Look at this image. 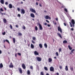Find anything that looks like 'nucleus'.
Instances as JSON below:
<instances>
[{"label": "nucleus", "mask_w": 75, "mask_h": 75, "mask_svg": "<svg viewBox=\"0 0 75 75\" xmlns=\"http://www.w3.org/2000/svg\"><path fill=\"white\" fill-rule=\"evenodd\" d=\"M70 25L71 27H75V20L74 19H72L71 22H69Z\"/></svg>", "instance_id": "nucleus-1"}, {"label": "nucleus", "mask_w": 75, "mask_h": 75, "mask_svg": "<svg viewBox=\"0 0 75 75\" xmlns=\"http://www.w3.org/2000/svg\"><path fill=\"white\" fill-rule=\"evenodd\" d=\"M1 11H4V10H3V8H0V14H1V15L2 16H3V15H4L5 16H6V13H1Z\"/></svg>", "instance_id": "nucleus-2"}, {"label": "nucleus", "mask_w": 75, "mask_h": 75, "mask_svg": "<svg viewBox=\"0 0 75 75\" xmlns=\"http://www.w3.org/2000/svg\"><path fill=\"white\" fill-rule=\"evenodd\" d=\"M30 11H31V12H32V13H36V11L33 8H30Z\"/></svg>", "instance_id": "nucleus-3"}, {"label": "nucleus", "mask_w": 75, "mask_h": 75, "mask_svg": "<svg viewBox=\"0 0 75 75\" xmlns=\"http://www.w3.org/2000/svg\"><path fill=\"white\" fill-rule=\"evenodd\" d=\"M36 59H37L38 61L39 62L41 61V60H42L41 58L40 57H37Z\"/></svg>", "instance_id": "nucleus-4"}, {"label": "nucleus", "mask_w": 75, "mask_h": 75, "mask_svg": "<svg viewBox=\"0 0 75 75\" xmlns=\"http://www.w3.org/2000/svg\"><path fill=\"white\" fill-rule=\"evenodd\" d=\"M58 30L59 31H60V33H62V30L61 28V27H60V26H58Z\"/></svg>", "instance_id": "nucleus-5"}, {"label": "nucleus", "mask_w": 75, "mask_h": 75, "mask_svg": "<svg viewBox=\"0 0 75 75\" xmlns=\"http://www.w3.org/2000/svg\"><path fill=\"white\" fill-rule=\"evenodd\" d=\"M9 67L11 68H13L14 67V66L13 65V63L11 62L10 64L9 65Z\"/></svg>", "instance_id": "nucleus-6"}, {"label": "nucleus", "mask_w": 75, "mask_h": 75, "mask_svg": "<svg viewBox=\"0 0 75 75\" xmlns=\"http://www.w3.org/2000/svg\"><path fill=\"white\" fill-rule=\"evenodd\" d=\"M25 11L24 9H21V14H25Z\"/></svg>", "instance_id": "nucleus-7"}, {"label": "nucleus", "mask_w": 75, "mask_h": 75, "mask_svg": "<svg viewBox=\"0 0 75 75\" xmlns=\"http://www.w3.org/2000/svg\"><path fill=\"white\" fill-rule=\"evenodd\" d=\"M50 70L52 72L54 71V67H51L50 68Z\"/></svg>", "instance_id": "nucleus-8"}, {"label": "nucleus", "mask_w": 75, "mask_h": 75, "mask_svg": "<svg viewBox=\"0 0 75 75\" xmlns=\"http://www.w3.org/2000/svg\"><path fill=\"white\" fill-rule=\"evenodd\" d=\"M22 67L23 68V69H25L26 68V67H25V64H22Z\"/></svg>", "instance_id": "nucleus-9"}, {"label": "nucleus", "mask_w": 75, "mask_h": 75, "mask_svg": "<svg viewBox=\"0 0 75 75\" xmlns=\"http://www.w3.org/2000/svg\"><path fill=\"white\" fill-rule=\"evenodd\" d=\"M39 26L40 30H42L43 28H42V25H41L40 24H39Z\"/></svg>", "instance_id": "nucleus-10"}, {"label": "nucleus", "mask_w": 75, "mask_h": 75, "mask_svg": "<svg viewBox=\"0 0 75 75\" xmlns=\"http://www.w3.org/2000/svg\"><path fill=\"white\" fill-rule=\"evenodd\" d=\"M30 16L33 18H34L35 17V15H34V13H31V14H30Z\"/></svg>", "instance_id": "nucleus-11"}, {"label": "nucleus", "mask_w": 75, "mask_h": 75, "mask_svg": "<svg viewBox=\"0 0 75 75\" xmlns=\"http://www.w3.org/2000/svg\"><path fill=\"white\" fill-rule=\"evenodd\" d=\"M18 69L21 74H22V73H23V71H22V70L21 68H18Z\"/></svg>", "instance_id": "nucleus-12"}, {"label": "nucleus", "mask_w": 75, "mask_h": 75, "mask_svg": "<svg viewBox=\"0 0 75 75\" xmlns=\"http://www.w3.org/2000/svg\"><path fill=\"white\" fill-rule=\"evenodd\" d=\"M34 54L36 55H39V53L37 51H35L34 52Z\"/></svg>", "instance_id": "nucleus-13"}, {"label": "nucleus", "mask_w": 75, "mask_h": 75, "mask_svg": "<svg viewBox=\"0 0 75 75\" xmlns=\"http://www.w3.org/2000/svg\"><path fill=\"white\" fill-rule=\"evenodd\" d=\"M45 18L46 19H48L49 18V19H51V17H50L49 16H46L45 17Z\"/></svg>", "instance_id": "nucleus-14"}, {"label": "nucleus", "mask_w": 75, "mask_h": 75, "mask_svg": "<svg viewBox=\"0 0 75 75\" xmlns=\"http://www.w3.org/2000/svg\"><path fill=\"white\" fill-rule=\"evenodd\" d=\"M9 8H13V5L11 4H9Z\"/></svg>", "instance_id": "nucleus-15"}, {"label": "nucleus", "mask_w": 75, "mask_h": 75, "mask_svg": "<svg viewBox=\"0 0 75 75\" xmlns=\"http://www.w3.org/2000/svg\"><path fill=\"white\" fill-rule=\"evenodd\" d=\"M30 47L32 49H34V46L32 44H31V45H30Z\"/></svg>", "instance_id": "nucleus-16"}, {"label": "nucleus", "mask_w": 75, "mask_h": 75, "mask_svg": "<svg viewBox=\"0 0 75 75\" xmlns=\"http://www.w3.org/2000/svg\"><path fill=\"white\" fill-rule=\"evenodd\" d=\"M48 60L49 62H52V59H51V58H49Z\"/></svg>", "instance_id": "nucleus-17"}, {"label": "nucleus", "mask_w": 75, "mask_h": 75, "mask_svg": "<svg viewBox=\"0 0 75 75\" xmlns=\"http://www.w3.org/2000/svg\"><path fill=\"white\" fill-rule=\"evenodd\" d=\"M0 3H1V4H4V0H1Z\"/></svg>", "instance_id": "nucleus-18"}, {"label": "nucleus", "mask_w": 75, "mask_h": 75, "mask_svg": "<svg viewBox=\"0 0 75 75\" xmlns=\"http://www.w3.org/2000/svg\"><path fill=\"white\" fill-rule=\"evenodd\" d=\"M3 21H4V23H7V20L5 18L3 19Z\"/></svg>", "instance_id": "nucleus-19"}, {"label": "nucleus", "mask_w": 75, "mask_h": 75, "mask_svg": "<svg viewBox=\"0 0 75 75\" xmlns=\"http://www.w3.org/2000/svg\"><path fill=\"white\" fill-rule=\"evenodd\" d=\"M65 69V70H66L67 71H68V66H66Z\"/></svg>", "instance_id": "nucleus-20"}, {"label": "nucleus", "mask_w": 75, "mask_h": 75, "mask_svg": "<svg viewBox=\"0 0 75 75\" xmlns=\"http://www.w3.org/2000/svg\"><path fill=\"white\" fill-rule=\"evenodd\" d=\"M3 67V64L2 63H1L0 64V68H2Z\"/></svg>", "instance_id": "nucleus-21"}, {"label": "nucleus", "mask_w": 75, "mask_h": 75, "mask_svg": "<svg viewBox=\"0 0 75 75\" xmlns=\"http://www.w3.org/2000/svg\"><path fill=\"white\" fill-rule=\"evenodd\" d=\"M68 47L70 50H71L72 49V47L70 46V45H69L68 46Z\"/></svg>", "instance_id": "nucleus-22"}, {"label": "nucleus", "mask_w": 75, "mask_h": 75, "mask_svg": "<svg viewBox=\"0 0 75 75\" xmlns=\"http://www.w3.org/2000/svg\"><path fill=\"white\" fill-rule=\"evenodd\" d=\"M13 42L14 44H15V43H16V39L14 38H13Z\"/></svg>", "instance_id": "nucleus-23"}, {"label": "nucleus", "mask_w": 75, "mask_h": 75, "mask_svg": "<svg viewBox=\"0 0 75 75\" xmlns=\"http://www.w3.org/2000/svg\"><path fill=\"white\" fill-rule=\"evenodd\" d=\"M57 34L59 35V37L61 38H62V37L61 36V34L59 33H57Z\"/></svg>", "instance_id": "nucleus-24"}, {"label": "nucleus", "mask_w": 75, "mask_h": 75, "mask_svg": "<svg viewBox=\"0 0 75 75\" xmlns=\"http://www.w3.org/2000/svg\"><path fill=\"white\" fill-rule=\"evenodd\" d=\"M39 46L40 48H42V45L41 44H39Z\"/></svg>", "instance_id": "nucleus-25"}, {"label": "nucleus", "mask_w": 75, "mask_h": 75, "mask_svg": "<svg viewBox=\"0 0 75 75\" xmlns=\"http://www.w3.org/2000/svg\"><path fill=\"white\" fill-rule=\"evenodd\" d=\"M18 35L19 36H21L22 35V33H21V32H18Z\"/></svg>", "instance_id": "nucleus-26"}, {"label": "nucleus", "mask_w": 75, "mask_h": 75, "mask_svg": "<svg viewBox=\"0 0 75 75\" xmlns=\"http://www.w3.org/2000/svg\"><path fill=\"white\" fill-rule=\"evenodd\" d=\"M70 69L71 71H74V68H73V67H71Z\"/></svg>", "instance_id": "nucleus-27"}, {"label": "nucleus", "mask_w": 75, "mask_h": 75, "mask_svg": "<svg viewBox=\"0 0 75 75\" xmlns=\"http://www.w3.org/2000/svg\"><path fill=\"white\" fill-rule=\"evenodd\" d=\"M44 68L45 70V71H48V68H47V67H44Z\"/></svg>", "instance_id": "nucleus-28"}, {"label": "nucleus", "mask_w": 75, "mask_h": 75, "mask_svg": "<svg viewBox=\"0 0 75 75\" xmlns=\"http://www.w3.org/2000/svg\"><path fill=\"white\" fill-rule=\"evenodd\" d=\"M5 41H6V42H8V44H10V42H9V41L7 39H6L5 40Z\"/></svg>", "instance_id": "nucleus-29"}, {"label": "nucleus", "mask_w": 75, "mask_h": 75, "mask_svg": "<svg viewBox=\"0 0 75 75\" xmlns=\"http://www.w3.org/2000/svg\"><path fill=\"white\" fill-rule=\"evenodd\" d=\"M27 73L28 75H30V70H28L27 71Z\"/></svg>", "instance_id": "nucleus-30"}, {"label": "nucleus", "mask_w": 75, "mask_h": 75, "mask_svg": "<svg viewBox=\"0 0 75 75\" xmlns=\"http://www.w3.org/2000/svg\"><path fill=\"white\" fill-rule=\"evenodd\" d=\"M44 45L45 47L46 48H47V45L46 43Z\"/></svg>", "instance_id": "nucleus-31"}, {"label": "nucleus", "mask_w": 75, "mask_h": 75, "mask_svg": "<svg viewBox=\"0 0 75 75\" xmlns=\"http://www.w3.org/2000/svg\"><path fill=\"white\" fill-rule=\"evenodd\" d=\"M63 44H65V43H67V40H64L63 41Z\"/></svg>", "instance_id": "nucleus-32"}, {"label": "nucleus", "mask_w": 75, "mask_h": 75, "mask_svg": "<svg viewBox=\"0 0 75 75\" xmlns=\"http://www.w3.org/2000/svg\"><path fill=\"white\" fill-rule=\"evenodd\" d=\"M64 11H66V13H67V12H68V10H67V9L65 8L64 9Z\"/></svg>", "instance_id": "nucleus-33"}, {"label": "nucleus", "mask_w": 75, "mask_h": 75, "mask_svg": "<svg viewBox=\"0 0 75 75\" xmlns=\"http://www.w3.org/2000/svg\"><path fill=\"white\" fill-rule=\"evenodd\" d=\"M32 38H33V40H34V41H35V40H36V38H35V37H33Z\"/></svg>", "instance_id": "nucleus-34"}, {"label": "nucleus", "mask_w": 75, "mask_h": 75, "mask_svg": "<svg viewBox=\"0 0 75 75\" xmlns=\"http://www.w3.org/2000/svg\"><path fill=\"white\" fill-rule=\"evenodd\" d=\"M40 74L41 75H44V73L42 71L40 72Z\"/></svg>", "instance_id": "nucleus-35"}, {"label": "nucleus", "mask_w": 75, "mask_h": 75, "mask_svg": "<svg viewBox=\"0 0 75 75\" xmlns=\"http://www.w3.org/2000/svg\"><path fill=\"white\" fill-rule=\"evenodd\" d=\"M35 30L36 31H37L38 30V28H37V26H36L35 27Z\"/></svg>", "instance_id": "nucleus-36"}, {"label": "nucleus", "mask_w": 75, "mask_h": 75, "mask_svg": "<svg viewBox=\"0 0 75 75\" xmlns=\"http://www.w3.org/2000/svg\"><path fill=\"white\" fill-rule=\"evenodd\" d=\"M59 52H61V51H62V49H61V48H59Z\"/></svg>", "instance_id": "nucleus-37"}, {"label": "nucleus", "mask_w": 75, "mask_h": 75, "mask_svg": "<svg viewBox=\"0 0 75 75\" xmlns=\"http://www.w3.org/2000/svg\"><path fill=\"white\" fill-rule=\"evenodd\" d=\"M10 27L11 29H13V26L11 25H10Z\"/></svg>", "instance_id": "nucleus-38"}, {"label": "nucleus", "mask_w": 75, "mask_h": 75, "mask_svg": "<svg viewBox=\"0 0 75 75\" xmlns=\"http://www.w3.org/2000/svg\"><path fill=\"white\" fill-rule=\"evenodd\" d=\"M30 68L31 69H33V66H30Z\"/></svg>", "instance_id": "nucleus-39"}, {"label": "nucleus", "mask_w": 75, "mask_h": 75, "mask_svg": "<svg viewBox=\"0 0 75 75\" xmlns=\"http://www.w3.org/2000/svg\"><path fill=\"white\" fill-rule=\"evenodd\" d=\"M32 43H33V44H35V42H34V40H32Z\"/></svg>", "instance_id": "nucleus-40"}, {"label": "nucleus", "mask_w": 75, "mask_h": 75, "mask_svg": "<svg viewBox=\"0 0 75 75\" xmlns=\"http://www.w3.org/2000/svg\"><path fill=\"white\" fill-rule=\"evenodd\" d=\"M23 30H25V27L24 26H23Z\"/></svg>", "instance_id": "nucleus-41"}, {"label": "nucleus", "mask_w": 75, "mask_h": 75, "mask_svg": "<svg viewBox=\"0 0 75 75\" xmlns=\"http://www.w3.org/2000/svg\"><path fill=\"white\" fill-rule=\"evenodd\" d=\"M74 51H75V50L73 49V50H72L71 52L72 53H73V52H74Z\"/></svg>", "instance_id": "nucleus-42"}, {"label": "nucleus", "mask_w": 75, "mask_h": 75, "mask_svg": "<svg viewBox=\"0 0 75 75\" xmlns=\"http://www.w3.org/2000/svg\"><path fill=\"white\" fill-rule=\"evenodd\" d=\"M17 10L18 11H20V8H17Z\"/></svg>", "instance_id": "nucleus-43"}, {"label": "nucleus", "mask_w": 75, "mask_h": 75, "mask_svg": "<svg viewBox=\"0 0 75 75\" xmlns=\"http://www.w3.org/2000/svg\"><path fill=\"white\" fill-rule=\"evenodd\" d=\"M18 55H19V56H21V53H18Z\"/></svg>", "instance_id": "nucleus-44"}, {"label": "nucleus", "mask_w": 75, "mask_h": 75, "mask_svg": "<svg viewBox=\"0 0 75 75\" xmlns=\"http://www.w3.org/2000/svg\"><path fill=\"white\" fill-rule=\"evenodd\" d=\"M56 54L57 55V56H58V52H56Z\"/></svg>", "instance_id": "nucleus-45"}, {"label": "nucleus", "mask_w": 75, "mask_h": 75, "mask_svg": "<svg viewBox=\"0 0 75 75\" xmlns=\"http://www.w3.org/2000/svg\"><path fill=\"white\" fill-rule=\"evenodd\" d=\"M3 35H4L6 34V32H4V33H2Z\"/></svg>", "instance_id": "nucleus-46"}, {"label": "nucleus", "mask_w": 75, "mask_h": 75, "mask_svg": "<svg viewBox=\"0 0 75 75\" xmlns=\"http://www.w3.org/2000/svg\"><path fill=\"white\" fill-rule=\"evenodd\" d=\"M59 68L60 69H62V66H59Z\"/></svg>", "instance_id": "nucleus-47"}, {"label": "nucleus", "mask_w": 75, "mask_h": 75, "mask_svg": "<svg viewBox=\"0 0 75 75\" xmlns=\"http://www.w3.org/2000/svg\"><path fill=\"white\" fill-rule=\"evenodd\" d=\"M18 17H20L21 15L20 14H18Z\"/></svg>", "instance_id": "nucleus-48"}, {"label": "nucleus", "mask_w": 75, "mask_h": 75, "mask_svg": "<svg viewBox=\"0 0 75 75\" xmlns=\"http://www.w3.org/2000/svg\"><path fill=\"white\" fill-rule=\"evenodd\" d=\"M46 21L48 23H50V22L48 21V20H46Z\"/></svg>", "instance_id": "nucleus-49"}, {"label": "nucleus", "mask_w": 75, "mask_h": 75, "mask_svg": "<svg viewBox=\"0 0 75 75\" xmlns=\"http://www.w3.org/2000/svg\"><path fill=\"white\" fill-rule=\"evenodd\" d=\"M5 4H6V5H8V2H5Z\"/></svg>", "instance_id": "nucleus-50"}, {"label": "nucleus", "mask_w": 75, "mask_h": 75, "mask_svg": "<svg viewBox=\"0 0 75 75\" xmlns=\"http://www.w3.org/2000/svg\"><path fill=\"white\" fill-rule=\"evenodd\" d=\"M64 26H67V24L65 23H64Z\"/></svg>", "instance_id": "nucleus-51"}, {"label": "nucleus", "mask_w": 75, "mask_h": 75, "mask_svg": "<svg viewBox=\"0 0 75 75\" xmlns=\"http://www.w3.org/2000/svg\"><path fill=\"white\" fill-rule=\"evenodd\" d=\"M44 25H47V23H44Z\"/></svg>", "instance_id": "nucleus-52"}, {"label": "nucleus", "mask_w": 75, "mask_h": 75, "mask_svg": "<svg viewBox=\"0 0 75 75\" xmlns=\"http://www.w3.org/2000/svg\"><path fill=\"white\" fill-rule=\"evenodd\" d=\"M16 27H17V28H18V25H16Z\"/></svg>", "instance_id": "nucleus-53"}, {"label": "nucleus", "mask_w": 75, "mask_h": 75, "mask_svg": "<svg viewBox=\"0 0 75 75\" xmlns=\"http://www.w3.org/2000/svg\"><path fill=\"white\" fill-rule=\"evenodd\" d=\"M2 54V51H1V50H0V54Z\"/></svg>", "instance_id": "nucleus-54"}, {"label": "nucleus", "mask_w": 75, "mask_h": 75, "mask_svg": "<svg viewBox=\"0 0 75 75\" xmlns=\"http://www.w3.org/2000/svg\"><path fill=\"white\" fill-rule=\"evenodd\" d=\"M71 30H72V31H73V30H74V28H71Z\"/></svg>", "instance_id": "nucleus-55"}, {"label": "nucleus", "mask_w": 75, "mask_h": 75, "mask_svg": "<svg viewBox=\"0 0 75 75\" xmlns=\"http://www.w3.org/2000/svg\"><path fill=\"white\" fill-rule=\"evenodd\" d=\"M17 53L15 54V56L16 57H17Z\"/></svg>", "instance_id": "nucleus-56"}, {"label": "nucleus", "mask_w": 75, "mask_h": 75, "mask_svg": "<svg viewBox=\"0 0 75 75\" xmlns=\"http://www.w3.org/2000/svg\"><path fill=\"white\" fill-rule=\"evenodd\" d=\"M56 21H58V18H56Z\"/></svg>", "instance_id": "nucleus-57"}, {"label": "nucleus", "mask_w": 75, "mask_h": 75, "mask_svg": "<svg viewBox=\"0 0 75 75\" xmlns=\"http://www.w3.org/2000/svg\"><path fill=\"white\" fill-rule=\"evenodd\" d=\"M36 4L37 6H38V2H36Z\"/></svg>", "instance_id": "nucleus-58"}, {"label": "nucleus", "mask_w": 75, "mask_h": 75, "mask_svg": "<svg viewBox=\"0 0 75 75\" xmlns=\"http://www.w3.org/2000/svg\"><path fill=\"white\" fill-rule=\"evenodd\" d=\"M47 25L48 26V27H50V25H49V24H47Z\"/></svg>", "instance_id": "nucleus-59"}, {"label": "nucleus", "mask_w": 75, "mask_h": 75, "mask_svg": "<svg viewBox=\"0 0 75 75\" xmlns=\"http://www.w3.org/2000/svg\"><path fill=\"white\" fill-rule=\"evenodd\" d=\"M39 6H40V7H42V5H41V4H40Z\"/></svg>", "instance_id": "nucleus-60"}, {"label": "nucleus", "mask_w": 75, "mask_h": 75, "mask_svg": "<svg viewBox=\"0 0 75 75\" xmlns=\"http://www.w3.org/2000/svg\"><path fill=\"white\" fill-rule=\"evenodd\" d=\"M4 9L5 11H6V10H7V9H6V8L5 7L4 8Z\"/></svg>", "instance_id": "nucleus-61"}, {"label": "nucleus", "mask_w": 75, "mask_h": 75, "mask_svg": "<svg viewBox=\"0 0 75 75\" xmlns=\"http://www.w3.org/2000/svg\"><path fill=\"white\" fill-rule=\"evenodd\" d=\"M6 42V40H4V42Z\"/></svg>", "instance_id": "nucleus-62"}, {"label": "nucleus", "mask_w": 75, "mask_h": 75, "mask_svg": "<svg viewBox=\"0 0 75 75\" xmlns=\"http://www.w3.org/2000/svg\"><path fill=\"white\" fill-rule=\"evenodd\" d=\"M56 74L57 75H59V73H57Z\"/></svg>", "instance_id": "nucleus-63"}, {"label": "nucleus", "mask_w": 75, "mask_h": 75, "mask_svg": "<svg viewBox=\"0 0 75 75\" xmlns=\"http://www.w3.org/2000/svg\"><path fill=\"white\" fill-rule=\"evenodd\" d=\"M46 75H50L48 73H47Z\"/></svg>", "instance_id": "nucleus-64"}]
</instances>
